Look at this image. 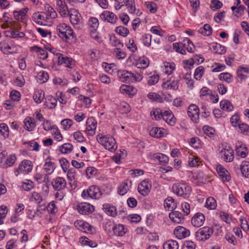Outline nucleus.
<instances>
[{"label":"nucleus","instance_id":"obj_1","mask_svg":"<svg viewBox=\"0 0 249 249\" xmlns=\"http://www.w3.org/2000/svg\"><path fill=\"white\" fill-rule=\"evenodd\" d=\"M172 190L178 196L183 197H188L191 192V187L186 183H177L173 185Z\"/></svg>","mask_w":249,"mask_h":249},{"label":"nucleus","instance_id":"obj_2","mask_svg":"<svg viewBox=\"0 0 249 249\" xmlns=\"http://www.w3.org/2000/svg\"><path fill=\"white\" fill-rule=\"evenodd\" d=\"M56 31L60 37L66 40L70 36L73 37V32L72 29L65 23L59 24L56 28Z\"/></svg>","mask_w":249,"mask_h":249},{"label":"nucleus","instance_id":"obj_3","mask_svg":"<svg viewBox=\"0 0 249 249\" xmlns=\"http://www.w3.org/2000/svg\"><path fill=\"white\" fill-rule=\"evenodd\" d=\"M68 16H70L71 24L77 29L79 28L82 22V18L79 12L75 9H71L68 12Z\"/></svg>","mask_w":249,"mask_h":249},{"label":"nucleus","instance_id":"obj_4","mask_svg":"<svg viewBox=\"0 0 249 249\" xmlns=\"http://www.w3.org/2000/svg\"><path fill=\"white\" fill-rule=\"evenodd\" d=\"M213 229L209 227H204L196 232V237L199 241L206 240L210 238L213 233Z\"/></svg>","mask_w":249,"mask_h":249},{"label":"nucleus","instance_id":"obj_5","mask_svg":"<svg viewBox=\"0 0 249 249\" xmlns=\"http://www.w3.org/2000/svg\"><path fill=\"white\" fill-rule=\"evenodd\" d=\"M74 226L79 230L90 234L95 232V229L89 224L82 220H76L74 223Z\"/></svg>","mask_w":249,"mask_h":249},{"label":"nucleus","instance_id":"obj_6","mask_svg":"<svg viewBox=\"0 0 249 249\" xmlns=\"http://www.w3.org/2000/svg\"><path fill=\"white\" fill-rule=\"evenodd\" d=\"M189 117L192 121L195 123H197L199 120V108L198 107L194 104L189 106L187 111Z\"/></svg>","mask_w":249,"mask_h":249},{"label":"nucleus","instance_id":"obj_7","mask_svg":"<svg viewBox=\"0 0 249 249\" xmlns=\"http://www.w3.org/2000/svg\"><path fill=\"white\" fill-rule=\"evenodd\" d=\"M78 212L82 214H89L94 211V207L88 203L83 202L78 204L77 206Z\"/></svg>","mask_w":249,"mask_h":249},{"label":"nucleus","instance_id":"obj_8","mask_svg":"<svg viewBox=\"0 0 249 249\" xmlns=\"http://www.w3.org/2000/svg\"><path fill=\"white\" fill-rule=\"evenodd\" d=\"M101 18L104 20L107 21L111 24H115L118 20L117 16L112 12L109 11H104L100 15Z\"/></svg>","mask_w":249,"mask_h":249},{"label":"nucleus","instance_id":"obj_9","mask_svg":"<svg viewBox=\"0 0 249 249\" xmlns=\"http://www.w3.org/2000/svg\"><path fill=\"white\" fill-rule=\"evenodd\" d=\"M150 187L151 184L149 182V180L144 179L139 184L138 191L141 195L145 196L149 193Z\"/></svg>","mask_w":249,"mask_h":249},{"label":"nucleus","instance_id":"obj_10","mask_svg":"<svg viewBox=\"0 0 249 249\" xmlns=\"http://www.w3.org/2000/svg\"><path fill=\"white\" fill-rule=\"evenodd\" d=\"M66 181L62 177H57L53 179L52 184L54 189L57 191H61L65 188Z\"/></svg>","mask_w":249,"mask_h":249},{"label":"nucleus","instance_id":"obj_11","mask_svg":"<svg viewBox=\"0 0 249 249\" xmlns=\"http://www.w3.org/2000/svg\"><path fill=\"white\" fill-rule=\"evenodd\" d=\"M56 4L57 11L61 16L63 17L68 16V12L70 10L68 9L65 0H57Z\"/></svg>","mask_w":249,"mask_h":249},{"label":"nucleus","instance_id":"obj_12","mask_svg":"<svg viewBox=\"0 0 249 249\" xmlns=\"http://www.w3.org/2000/svg\"><path fill=\"white\" fill-rule=\"evenodd\" d=\"M32 166L31 162L28 160H23L19 164L18 168L16 170L15 173L18 171L25 174H27L31 172Z\"/></svg>","mask_w":249,"mask_h":249},{"label":"nucleus","instance_id":"obj_13","mask_svg":"<svg viewBox=\"0 0 249 249\" xmlns=\"http://www.w3.org/2000/svg\"><path fill=\"white\" fill-rule=\"evenodd\" d=\"M174 234L179 239L184 238L190 235V231L182 226L177 227L174 231Z\"/></svg>","mask_w":249,"mask_h":249},{"label":"nucleus","instance_id":"obj_14","mask_svg":"<svg viewBox=\"0 0 249 249\" xmlns=\"http://www.w3.org/2000/svg\"><path fill=\"white\" fill-rule=\"evenodd\" d=\"M220 155L223 160L226 162H231L233 160V151L230 147L222 149L220 151Z\"/></svg>","mask_w":249,"mask_h":249},{"label":"nucleus","instance_id":"obj_15","mask_svg":"<svg viewBox=\"0 0 249 249\" xmlns=\"http://www.w3.org/2000/svg\"><path fill=\"white\" fill-rule=\"evenodd\" d=\"M216 171L223 181H229L231 180V177L229 172L221 165H217Z\"/></svg>","mask_w":249,"mask_h":249},{"label":"nucleus","instance_id":"obj_16","mask_svg":"<svg viewBox=\"0 0 249 249\" xmlns=\"http://www.w3.org/2000/svg\"><path fill=\"white\" fill-rule=\"evenodd\" d=\"M149 134L153 137L160 138L165 136L167 133L166 131L163 128L154 127H152L150 130Z\"/></svg>","mask_w":249,"mask_h":249},{"label":"nucleus","instance_id":"obj_17","mask_svg":"<svg viewBox=\"0 0 249 249\" xmlns=\"http://www.w3.org/2000/svg\"><path fill=\"white\" fill-rule=\"evenodd\" d=\"M205 220L204 215L202 213H198L194 215L191 222L195 227H199L204 224Z\"/></svg>","mask_w":249,"mask_h":249},{"label":"nucleus","instance_id":"obj_18","mask_svg":"<svg viewBox=\"0 0 249 249\" xmlns=\"http://www.w3.org/2000/svg\"><path fill=\"white\" fill-rule=\"evenodd\" d=\"M179 86V81L178 80H172L170 79L163 82L162 84V88L163 89L177 90Z\"/></svg>","mask_w":249,"mask_h":249},{"label":"nucleus","instance_id":"obj_19","mask_svg":"<svg viewBox=\"0 0 249 249\" xmlns=\"http://www.w3.org/2000/svg\"><path fill=\"white\" fill-rule=\"evenodd\" d=\"M87 190L88 196L91 198L98 199L102 195V193L99 188L96 186H91L89 187Z\"/></svg>","mask_w":249,"mask_h":249},{"label":"nucleus","instance_id":"obj_20","mask_svg":"<svg viewBox=\"0 0 249 249\" xmlns=\"http://www.w3.org/2000/svg\"><path fill=\"white\" fill-rule=\"evenodd\" d=\"M169 218L174 223L179 224L184 220L182 214L179 211L173 210L169 214Z\"/></svg>","mask_w":249,"mask_h":249},{"label":"nucleus","instance_id":"obj_21","mask_svg":"<svg viewBox=\"0 0 249 249\" xmlns=\"http://www.w3.org/2000/svg\"><path fill=\"white\" fill-rule=\"evenodd\" d=\"M24 124V128L28 131H33L36 126L35 119L30 117H27L25 118Z\"/></svg>","mask_w":249,"mask_h":249},{"label":"nucleus","instance_id":"obj_22","mask_svg":"<svg viewBox=\"0 0 249 249\" xmlns=\"http://www.w3.org/2000/svg\"><path fill=\"white\" fill-rule=\"evenodd\" d=\"M119 76L121 80L123 82H131L133 78V73L125 70L119 71Z\"/></svg>","mask_w":249,"mask_h":249},{"label":"nucleus","instance_id":"obj_23","mask_svg":"<svg viewBox=\"0 0 249 249\" xmlns=\"http://www.w3.org/2000/svg\"><path fill=\"white\" fill-rule=\"evenodd\" d=\"M120 91L122 93L132 96L136 93L137 89L130 86L122 85L120 88Z\"/></svg>","mask_w":249,"mask_h":249},{"label":"nucleus","instance_id":"obj_24","mask_svg":"<svg viewBox=\"0 0 249 249\" xmlns=\"http://www.w3.org/2000/svg\"><path fill=\"white\" fill-rule=\"evenodd\" d=\"M162 119L170 125H174L175 124L176 118L170 110L165 111Z\"/></svg>","mask_w":249,"mask_h":249},{"label":"nucleus","instance_id":"obj_25","mask_svg":"<svg viewBox=\"0 0 249 249\" xmlns=\"http://www.w3.org/2000/svg\"><path fill=\"white\" fill-rule=\"evenodd\" d=\"M127 230L122 224L116 225L112 228L113 234L117 236H124L127 232Z\"/></svg>","mask_w":249,"mask_h":249},{"label":"nucleus","instance_id":"obj_26","mask_svg":"<svg viewBox=\"0 0 249 249\" xmlns=\"http://www.w3.org/2000/svg\"><path fill=\"white\" fill-rule=\"evenodd\" d=\"M247 148L242 142H238L236 143L235 151L237 155L242 158H245L247 156Z\"/></svg>","mask_w":249,"mask_h":249},{"label":"nucleus","instance_id":"obj_27","mask_svg":"<svg viewBox=\"0 0 249 249\" xmlns=\"http://www.w3.org/2000/svg\"><path fill=\"white\" fill-rule=\"evenodd\" d=\"M132 184L131 180H126L121 183L118 188V192L121 196L125 195L129 190Z\"/></svg>","mask_w":249,"mask_h":249},{"label":"nucleus","instance_id":"obj_28","mask_svg":"<svg viewBox=\"0 0 249 249\" xmlns=\"http://www.w3.org/2000/svg\"><path fill=\"white\" fill-rule=\"evenodd\" d=\"M28 11V8H24L19 11H14V16L15 18L19 21L24 22L25 18L26 13Z\"/></svg>","mask_w":249,"mask_h":249},{"label":"nucleus","instance_id":"obj_29","mask_svg":"<svg viewBox=\"0 0 249 249\" xmlns=\"http://www.w3.org/2000/svg\"><path fill=\"white\" fill-rule=\"evenodd\" d=\"M55 169V164L51 161V158L48 157L44 165V169L47 174H51Z\"/></svg>","mask_w":249,"mask_h":249},{"label":"nucleus","instance_id":"obj_30","mask_svg":"<svg viewBox=\"0 0 249 249\" xmlns=\"http://www.w3.org/2000/svg\"><path fill=\"white\" fill-rule=\"evenodd\" d=\"M152 159H157L161 165H165L169 161L168 157L164 154L161 153H155L151 155Z\"/></svg>","mask_w":249,"mask_h":249},{"label":"nucleus","instance_id":"obj_31","mask_svg":"<svg viewBox=\"0 0 249 249\" xmlns=\"http://www.w3.org/2000/svg\"><path fill=\"white\" fill-rule=\"evenodd\" d=\"M96 122L93 118L90 117L87 119L86 124H87V130L88 131H91L90 135H93L95 133L94 130L96 128Z\"/></svg>","mask_w":249,"mask_h":249},{"label":"nucleus","instance_id":"obj_32","mask_svg":"<svg viewBox=\"0 0 249 249\" xmlns=\"http://www.w3.org/2000/svg\"><path fill=\"white\" fill-rule=\"evenodd\" d=\"M103 209L108 215L112 217H115L117 215L116 208L115 206H112L109 204H105L103 205Z\"/></svg>","mask_w":249,"mask_h":249},{"label":"nucleus","instance_id":"obj_33","mask_svg":"<svg viewBox=\"0 0 249 249\" xmlns=\"http://www.w3.org/2000/svg\"><path fill=\"white\" fill-rule=\"evenodd\" d=\"M164 207L168 209L169 211L174 210L177 207V203L172 197H168L164 200Z\"/></svg>","mask_w":249,"mask_h":249},{"label":"nucleus","instance_id":"obj_34","mask_svg":"<svg viewBox=\"0 0 249 249\" xmlns=\"http://www.w3.org/2000/svg\"><path fill=\"white\" fill-rule=\"evenodd\" d=\"M58 65L65 64L69 68H72L71 61L69 57L63 54H60L58 57Z\"/></svg>","mask_w":249,"mask_h":249},{"label":"nucleus","instance_id":"obj_35","mask_svg":"<svg viewBox=\"0 0 249 249\" xmlns=\"http://www.w3.org/2000/svg\"><path fill=\"white\" fill-rule=\"evenodd\" d=\"M181 44L182 45L183 48L184 49L185 51L186 50L190 53L194 52V49L195 48L194 45L188 38H185L183 40V42L181 43Z\"/></svg>","mask_w":249,"mask_h":249},{"label":"nucleus","instance_id":"obj_36","mask_svg":"<svg viewBox=\"0 0 249 249\" xmlns=\"http://www.w3.org/2000/svg\"><path fill=\"white\" fill-rule=\"evenodd\" d=\"M104 147L110 151H115L117 148L115 140L113 137H110L108 141L105 144Z\"/></svg>","mask_w":249,"mask_h":249},{"label":"nucleus","instance_id":"obj_37","mask_svg":"<svg viewBox=\"0 0 249 249\" xmlns=\"http://www.w3.org/2000/svg\"><path fill=\"white\" fill-rule=\"evenodd\" d=\"M32 19L34 21L39 25H44L43 21H47V19L46 18V17L38 12L35 13L33 14Z\"/></svg>","mask_w":249,"mask_h":249},{"label":"nucleus","instance_id":"obj_38","mask_svg":"<svg viewBox=\"0 0 249 249\" xmlns=\"http://www.w3.org/2000/svg\"><path fill=\"white\" fill-rule=\"evenodd\" d=\"M220 108L224 111L228 112L231 111L233 110V107L231 103L227 100H224L220 103Z\"/></svg>","mask_w":249,"mask_h":249},{"label":"nucleus","instance_id":"obj_39","mask_svg":"<svg viewBox=\"0 0 249 249\" xmlns=\"http://www.w3.org/2000/svg\"><path fill=\"white\" fill-rule=\"evenodd\" d=\"M149 65V59L145 57H142L140 58L136 64V66L138 68L145 69Z\"/></svg>","mask_w":249,"mask_h":249},{"label":"nucleus","instance_id":"obj_40","mask_svg":"<svg viewBox=\"0 0 249 249\" xmlns=\"http://www.w3.org/2000/svg\"><path fill=\"white\" fill-rule=\"evenodd\" d=\"M163 249H178V244L176 240H168L163 246Z\"/></svg>","mask_w":249,"mask_h":249},{"label":"nucleus","instance_id":"obj_41","mask_svg":"<svg viewBox=\"0 0 249 249\" xmlns=\"http://www.w3.org/2000/svg\"><path fill=\"white\" fill-rule=\"evenodd\" d=\"M163 115V112L160 108H156L155 109H153L151 112V116L152 119H155L156 120L162 119Z\"/></svg>","mask_w":249,"mask_h":249},{"label":"nucleus","instance_id":"obj_42","mask_svg":"<svg viewBox=\"0 0 249 249\" xmlns=\"http://www.w3.org/2000/svg\"><path fill=\"white\" fill-rule=\"evenodd\" d=\"M198 31L202 35L209 36L212 34L213 29L209 24H205L202 28L199 29Z\"/></svg>","mask_w":249,"mask_h":249},{"label":"nucleus","instance_id":"obj_43","mask_svg":"<svg viewBox=\"0 0 249 249\" xmlns=\"http://www.w3.org/2000/svg\"><path fill=\"white\" fill-rule=\"evenodd\" d=\"M240 169L242 175L246 178H248L249 175V162L243 161L240 166Z\"/></svg>","mask_w":249,"mask_h":249},{"label":"nucleus","instance_id":"obj_44","mask_svg":"<svg viewBox=\"0 0 249 249\" xmlns=\"http://www.w3.org/2000/svg\"><path fill=\"white\" fill-rule=\"evenodd\" d=\"M46 9L47 10L46 18L49 19V18L53 19L57 17V13L54 11V10L50 6L48 5L47 6H45Z\"/></svg>","mask_w":249,"mask_h":249},{"label":"nucleus","instance_id":"obj_45","mask_svg":"<svg viewBox=\"0 0 249 249\" xmlns=\"http://www.w3.org/2000/svg\"><path fill=\"white\" fill-rule=\"evenodd\" d=\"M44 98V92L43 91L39 90L35 91L33 99L37 104L40 103Z\"/></svg>","mask_w":249,"mask_h":249},{"label":"nucleus","instance_id":"obj_46","mask_svg":"<svg viewBox=\"0 0 249 249\" xmlns=\"http://www.w3.org/2000/svg\"><path fill=\"white\" fill-rule=\"evenodd\" d=\"M109 41L111 44L116 48H122L124 47V44L122 43L114 35L110 36Z\"/></svg>","mask_w":249,"mask_h":249},{"label":"nucleus","instance_id":"obj_47","mask_svg":"<svg viewBox=\"0 0 249 249\" xmlns=\"http://www.w3.org/2000/svg\"><path fill=\"white\" fill-rule=\"evenodd\" d=\"M216 205V200L212 197H208L205 204V207L210 210L215 209Z\"/></svg>","mask_w":249,"mask_h":249},{"label":"nucleus","instance_id":"obj_48","mask_svg":"<svg viewBox=\"0 0 249 249\" xmlns=\"http://www.w3.org/2000/svg\"><path fill=\"white\" fill-rule=\"evenodd\" d=\"M218 77L220 80L225 81L228 83H231L233 81L232 75L228 72L221 73L219 75Z\"/></svg>","mask_w":249,"mask_h":249},{"label":"nucleus","instance_id":"obj_49","mask_svg":"<svg viewBox=\"0 0 249 249\" xmlns=\"http://www.w3.org/2000/svg\"><path fill=\"white\" fill-rule=\"evenodd\" d=\"M16 160V157L15 155H11L8 158L5 162L2 164V166L3 168H6L13 165Z\"/></svg>","mask_w":249,"mask_h":249},{"label":"nucleus","instance_id":"obj_50","mask_svg":"<svg viewBox=\"0 0 249 249\" xmlns=\"http://www.w3.org/2000/svg\"><path fill=\"white\" fill-rule=\"evenodd\" d=\"M0 134L5 139L9 136V129L8 126L4 123L0 124Z\"/></svg>","mask_w":249,"mask_h":249},{"label":"nucleus","instance_id":"obj_51","mask_svg":"<svg viewBox=\"0 0 249 249\" xmlns=\"http://www.w3.org/2000/svg\"><path fill=\"white\" fill-rule=\"evenodd\" d=\"M238 131L244 135L249 136V125L245 123H241L238 126Z\"/></svg>","mask_w":249,"mask_h":249},{"label":"nucleus","instance_id":"obj_52","mask_svg":"<svg viewBox=\"0 0 249 249\" xmlns=\"http://www.w3.org/2000/svg\"><path fill=\"white\" fill-rule=\"evenodd\" d=\"M73 149L72 145L70 143H66L61 145L60 148V151L64 154L70 153Z\"/></svg>","mask_w":249,"mask_h":249},{"label":"nucleus","instance_id":"obj_53","mask_svg":"<svg viewBox=\"0 0 249 249\" xmlns=\"http://www.w3.org/2000/svg\"><path fill=\"white\" fill-rule=\"evenodd\" d=\"M124 3L125 4L128 11L130 13L133 14L135 13L136 8L134 0H126Z\"/></svg>","mask_w":249,"mask_h":249},{"label":"nucleus","instance_id":"obj_54","mask_svg":"<svg viewBox=\"0 0 249 249\" xmlns=\"http://www.w3.org/2000/svg\"><path fill=\"white\" fill-rule=\"evenodd\" d=\"M36 77L40 82L44 83L48 80L49 76L47 72L40 71L37 73Z\"/></svg>","mask_w":249,"mask_h":249},{"label":"nucleus","instance_id":"obj_55","mask_svg":"<svg viewBox=\"0 0 249 249\" xmlns=\"http://www.w3.org/2000/svg\"><path fill=\"white\" fill-rule=\"evenodd\" d=\"M52 133L53 135L54 136V139L57 141H61L62 140V135L56 125H53Z\"/></svg>","mask_w":249,"mask_h":249},{"label":"nucleus","instance_id":"obj_56","mask_svg":"<svg viewBox=\"0 0 249 249\" xmlns=\"http://www.w3.org/2000/svg\"><path fill=\"white\" fill-rule=\"evenodd\" d=\"M30 200L31 201H35L37 204H38L41 203L43 200V199L41 195L40 194L36 192H33L32 193V196L30 197Z\"/></svg>","mask_w":249,"mask_h":249},{"label":"nucleus","instance_id":"obj_57","mask_svg":"<svg viewBox=\"0 0 249 249\" xmlns=\"http://www.w3.org/2000/svg\"><path fill=\"white\" fill-rule=\"evenodd\" d=\"M204 72V68L203 66H199L195 70L194 77L197 80H200Z\"/></svg>","mask_w":249,"mask_h":249},{"label":"nucleus","instance_id":"obj_58","mask_svg":"<svg viewBox=\"0 0 249 249\" xmlns=\"http://www.w3.org/2000/svg\"><path fill=\"white\" fill-rule=\"evenodd\" d=\"M230 122L233 127L238 126L239 124L241 123V122L240 121L239 116L236 113L232 116L231 118Z\"/></svg>","mask_w":249,"mask_h":249},{"label":"nucleus","instance_id":"obj_59","mask_svg":"<svg viewBox=\"0 0 249 249\" xmlns=\"http://www.w3.org/2000/svg\"><path fill=\"white\" fill-rule=\"evenodd\" d=\"M115 32L123 36H126L129 34V30L124 26H119L116 28Z\"/></svg>","mask_w":249,"mask_h":249},{"label":"nucleus","instance_id":"obj_60","mask_svg":"<svg viewBox=\"0 0 249 249\" xmlns=\"http://www.w3.org/2000/svg\"><path fill=\"white\" fill-rule=\"evenodd\" d=\"M67 171V178L70 180V181H72L73 180H76L77 179L76 171L74 168H71Z\"/></svg>","mask_w":249,"mask_h":249},{"label":"nucleus","instance_id":"obj_61","mask_svg":"<svg viewBox=\"0 0 249 249\" xmlns=\"http://www.w3.org/2000/svg\"><path fill=\"white\" fill-rule=\"evenodd\" d=\"M97 173V170L94 167H88L86 170V176L90 178L95 176Z\"/></svg>","mask_w":249,"mask_h":249},{"label":"nucleus","instance_id":"obj_62","mask_svg":"<svg viewBox=\"0 0 249 249\" xmlns=\"http://www.w3.org/2000/svg\"><path fill=\"white\" fill-rule=\"evenodd\" d=\"M122 48H116L114 49L113 53L118 59H124L126 53L124 51L121 50Z\"/></svg>","mask_w":249,"mask_h":249},{"label":"nucleus","instance_id":"obj_63","mask_svg":"<svg viewBox=\"0 0 249 249\" xmlns=\"http://www.w3.org/2000/svg\"><path fill=\"white\" fill-rule=\"evenodd\" d=\"M89 24L92 29L91 30L96 31L99 26L98 20L95 18H91L89 19Z\"/></svg>","mask_w":249,"mask_h":249},{"label":"nucleus","instance_id":"obj_64","mask_svg":"<svg viewBox=\"0 0 249 249\" xmlns=\"http://www.w3.org/2000/svg\"><path fill=\"white\" fill-rule=\"evenodd\" d=\"M196 245L192 241H186L184 242L182 249H195Z\"/></svg>","mask_w":249,"mask_h":249}]
</instances>
